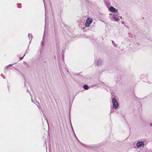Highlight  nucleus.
<instances>
[{
    "label": "nucleus",
    "mask_w": 152,
    "mask_h": 152,
    "mask_svg": "<svg viewBox=\"0 0 152 152\" xmlns=\"http://www.w3.org/2000/svg\"><path fill=\"white\" fill-rule=\"evenodd\" d=\"M83 87L85 89H87L88 88V86L87 85H85L83 86Z\"/></svg>",
    "instance_id": "6"
},
{
    "label": "nucleus",
    "mask_w": 152,
    "mask_h": 152,
    "mask_svg": "<svg viewBox=\"0 0 152 152\" xmlns=\"http://www.w3.org/2000/svg\"><path fill=\"white\" fill-rule=\"evenodd\" d=\"M114 18L115 20L116 21H118L119 20V19L118 17H115L114 15H113Z\"/></svg>",
    "instance_id": "5"
},
{
    "label": "nucleus",
    "mask_w": 152,
    "mask_h": 152,
    "mask_svg": "<svg viewBox=\"0 0 152 152\" xmlns=\"http://www.w3.org/2000/svg\"><path fill=\"white\" fill-rule=\"evenodd\" d=\"M93 20L91 18H87L86 20V23L85 24V26L86 27H88L90 25L92 22Z\"/></svg>",
    "instance_id": "2"
},
{
    "label": "nucleus",
    "mask_w": 152,
    "mask_h": 152,
    "mask_svg": "<svg viewBox=\"0 0 152 152\" xmlns=\"http://www.w3.org/2000/svg\"><path fill=\"white\" fill-rule=\"evenodd\" d=\"M109 10L110 11L113 12H115L117 11L116 9L112 6L109 8Z\"/></svg>",
    "instance_id": "4"
},
{
    "label": "nucleus",
    "mask_w": 152,
    "mask_h": 152,
    "mask_svg": "<svg viewBox=\"0 0 152 152\" xmlns=\"http://www.w3.org/2000/svg\"><path fill=\"white\" fill-rule=\"evenodd\" d=\"M21 59H22V58H21Z\"/></svg>",
    "instance_id": "7"
},
{
    "label": "nucleus",
    "mask_w": 152,
    "mask_h": 152,
    "mask_svg": "<svg viewBox=\"0 0 152 152\" xmlns=\"http://www.w3.org/2000/svg\"><path fill=\"white\" fill-rule=\"evenodd\" d=\"M144 145V142L143 141L138 142L136 144L138 148L143 146Z\"/></svg>",
    "instance_id": "3"
},
{
    "label": "nucleus",
    "mask_w": 152,
    "mask_h": 152,
    "mask_svg": "<svg viewBox=\"0 0 152 152\" xmlns=\"http://www.w3.org/2000/svg\"><path fill=\"white\" fill-rule=\"evenodd\" d=\"M112 102L114 108L117 109L118 107V104L115 98H113L112 100Z\"/></svg>",
    "instance_id": "1"
}]
</instances>
